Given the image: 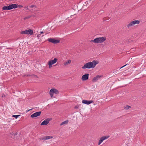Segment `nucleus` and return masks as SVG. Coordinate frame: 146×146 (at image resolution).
Returning <instances> with one entry per match:
<instances>
[{
	"mask_svg": "<svg viewBox=\"0 0 146 146\" xmlns=\"http://www.w3.org/2000/svg\"><path fill=\"white\" fill-rule=\"evenodd\" d=\"M98 63V62L96 60H93L92 62H90L85 64L82 67L83 69H90L94 68L96 64Z\"/></svg>",
	"mask_w": 146,
	"mask_h": 146,
	"instance_id": "1",
	"label": "nucleus"
},
{
	"mask_svg": "<svg viewBox=\"0 0 146 146\" xmlns=\"http://www.w3.org/2000/svg\"><path fill=\"white\" fill-rule=\"evenodd\" d=\"M17 7V5L16 4L10 5L9 6H4L2 8L3 10H8L13 9H16Z\"/></svg>",
	"mask_w": 146,
	"mask_h": 146,
	"instance_id": "2",
	"label": "nucleus"
},
{
	"mask_svg": "<svg viewBox=\"0 0 146 146\" xmlns=\"http://www.w3.org/2000/svg\"><path fill=\"white\" fill-rule=\"evenodd\" d=\"M106 40L105 37H101L97 38L94 39L91 41V42H94L95 43H101Z\"/></svg>",
	"mask_w": 146,
	"mask_h": 146,
	"instance_id": "3",
	"label": "nucleus"
},
{
	"mask_svg": "<svg viewBox=\"0 0 146 146\" xmlns=\"http://www.w3.org/2000/svg\"><path fill=\"white\" fill-rule=\"evenodd\" d=\"M140 21L139 20H135L131 22L129 24L127 25V28H129L130 27L133 26L134 25H137L139 24Z\"/></svg>",
	"mask_w": 146,
	"mask_h": 146,
	"instance_id": "4",
	"label": "nucleus"
},
{
	"mask_svg": "<svg viewBox=\"0 0 146 146\" xmlns=\"http://www.w3.org/2000/svg\"><path fill=\"white\" fill-rule=\"evenodd\" d=\"M57 59L55 58L53 60H51L48 61V64L49 66V68H50L52 66V65H53L57 61Z\"/></svg>",
	"mask_w": 146,
	"mask_h": 146,
	"instance_id": "5",
	"label": "nucleus"
},
{
	"mask_svg": "<svg viewBox=\"0 0 146 146\" xmlns=\"http://www.w3.org/2000/svg\"><path fill=\"white\" fill-rule=\"evenodd\" d=\"M48 40L50 42L54 44H57L60 42V40H56L54 38H50L48 39Z\"/></svg>",
	"mask_w": 146,
	"mask_h": 146,
	"instance_id": "6",
	"label": "nucleus"
},
{
	"mask_svg": "<svg viewBox=\"0 0 146 146\" xmlns=\"http://www.w3.org/2000/svg\"><path fill=\"white\" fill-rule=\"evenodd\" d=\"M51 119H52L51 118H48L47 119L44 120L43 121H42L40 125H47L48 123L51 120Z\"/></svg>",
	"mask_w": 146,
	"mask_h": 146,
	"instance_id": "7",
	"label": "nucleus"
},
{
	"mask_svg": "<svg viewBox=\"0 0 146 146\" xmlns=\"http://www.w3.org/2000/svg\"><path fill=\"white\" fill-rule=\"evenodd\" d=\"M41 112L39 111L38 112H35L33 114H32L31 115V117L32 118L36 117H37L39 116L41 114Z\"/></svg>",
	"mask_w": 146,
	"mask_h": 146,
	"instance_id": "8",
	"label": "nucleus"
},
{
	"mask_svg": "<svg viewBox=\"0 0 146 146\" xmlns=\"http://www.w3.org/2000/svg\"><path fill=\"white\" fill-rule=\"evenodd\" d=\"M109 137L108 136H103L101 137L100 139L98 142V145H100L102 143L103 141L105 139H106L108 138Z\"/></svg>",
	"mask_w": 146,
	"mask_h": 146,
	"instance_id": "9",
	"label": "nucleus"
},
{
	"mask_svg": "<svg viewBox=\"0 0 146 146\" xmlns=\"http://www.w3.org/2000/svg\"><path fill=\"white\" fill-rule=\"evenodd\" d=\"M102 75H97L96 77H94L92 80V81L94 82H96L98 80H99L102 77Z\"/></svg>",
	"mask_w": 146,
	"mask_h": 146,
	"instance_id": "10",
	"label": "nucleus"
},
{
	"mask_svg": "<svg viewBox=\"0 0 146 146\" xmlns=\"http://www.w3.org/2000/svg\"><path fill=\"white\" fill-rule=\"evenodd\" d=\"M89 75L88 74H86L83 75L82 77V80L83 81L87 80L88 78Z\"/></svg>",
	"mask_w": 146,
	"mask_h": 146,
	"instance_id": "11",
	"label": "nucleus"
},
{
	"mask_svg": "<svg viewBox=\"0 0 146 146\" xmlns=\"http://www.w3.org/2000/svg\"><path fill=\"white\" fill-rule=\"evenodd\" d=\"M93 102V101L92 100L88 101L86 100H83L82 101V103L83 104L87 105H89L92 103Z\"/></svg>",
	"mask_w": 146,
	"mask_h": 146,
	"instance_id": "12",
	"label": "nucleus"
},
{
	"mask_svg": "<svg viewBox=\"0 0 146 146\" xmlns=\"http://www.w3.org/2000/svg\"><path fill=\"white\" fill-rule=\"evenodd\" d=\"M26 34L32 35L33 34V31L31 29L26 30Z\"/></svg>",
	"mask_w": 146,
	"mask_h": 146,
	"instance_id": "13",
	"label": "nucleus"
},
{
	"mask_svg": "<svg viewBox=\"0 0 146 146\" xmlns=\"http://www.w3.org/2000/svg\"><path fill=\"white\" fill-rule=\"evenodd\" d=\"M52 138V137L50 136H45L41 138L40 139L41 140H48Z\"/></svg>",
	"mask_w": 146,
	"mask_h": 146,
	"instance_id": "14",
	"label": "nucleus"
},
{
	"mask_svg": "<svg viewBox=\"0 0 146 146\" xmlns=\"http://www.w3.org/2000/svg\"><path fill=\"white\" fill-rule=\"evenodd\" d=\"M52 91H53L54 93L55 94H57L58 92L57 90L56 89H51Z\"/></svg>",
	"mask_w": 146,
	"mask_h": 146,
	"instance_id": "15",
	"label": "nucleus"
},
{
	"mask_svg": "<svg viewBox=\"0 0 146 146\" xmlns=\"http://www.w3.org/2000/svg\"><path fill=\"white\" fill-rule=\"evenodd\" d=\"M68 123V120H66L62 122L60 124V125H62L64 124H66Z\"/></svg>",
	"mask_w": 146,
	"mask_h": 146,
	"instance_id": "16",
	"label": "nucleus"
},
{
	"mask_svg": "<svg viewBox=\"0 0 146 146\" xmlns=\"http://www.w3.org/2000/svg\"><path fill=\"white\" fill-rule=\"evenodd\" d=\"M49 93H50V96L51 97H52L53 96L54 93H53V91H52L51 89L50 90V91Z\"/></svg>",
	"mask_w": 146,
	"mask_h": 146,
	"instance_id": "17",
	"label": "nucleus"
},
{
	"mask_svg": "<svg viewBox=\"0 0 146 146\" xmlns=\"http://www.w3.org/2000/svg\"><path fill=\"white\" fill-rule=\"evenodd\" d=\"M21 115H13L12 117H14L16 119H17L19 116Z\"/></svg>",
	"mask_w": 146,
	"mask_h": 146,
	"instance_id": "18",
	"label": "nucleus"
},
{
	"mask_svg": "<svg viewBox=\"0 0 146 146\" xmlns=\"http://www.w3.org/2000/svg\"><path fill=\"white\" fill-rule=\"evenodd\" d=\"M131 108V107L127 105L125 106V108L126 110H127Z\"/></svg>",
	"mask_w": 146,
	"mask_h": 146,
	"instance_id": "19",
	"label": "nucleus"
},
{
	"mask_svg": "<svg viewBox=\"0 0 146 146\" xmlns=\"http://www.w3.org/2000/svg\"><path fill=\"white\" fill-rule=\"evenodd\" d=\"M31 17V16H27L26 17H24V20H26V19H27Z\"/></svg>",
	"mask_w": 146,
	"mask_h": 146,
	"instance_id": "20",
	"label": "nucleus"
},
{
	"mask_svg": "<svg viewBox=\"0 0 146 146\" xmlns=\"http://www.w3.org/2000/svg\"><path fill=\"white\" fill-rule=\"evenodd\" d=\"M26 30L24 31H22L21 32V34H26Z\"/></svg>",
	"mask_w": 146,
	"mask_h": 146,
	"instance_id": "21",
	"label": "nucleus"
},
{
	"mask_svg": "<svg viewBox=\"0 0 146 146\" xmlns=\"http://www.w3.org/2000/svg\"><path fill=\"white\" fill-rule=\"evenodd\" d=\"M88 4V2L86 1V2L84 4H83L84 7V6H87V5Z\"/></svg>",
	"mask_w": 146,
	"mask_h": 146,
	"instance_id": "22",
	"label": "nucleus"
},
{
	"mask_svg": "<svg viewBox=\"0 0 146 146\" xmlns=\"http://www.w3.org/2000/svg\"><path fill=\"white\" fill-rule=\"evenodd\" d=\"M67 63L68 64H70L71 62V60H68V61H67Z\"/></svg>",
	"mask_w": 146,
	"mask_h": 146,
	"instance_id": "23",
	"label": "nucleus"
},
{
	"mask_svg": "<svg viewBox=\"0 0 146 146\" xmlns=\"http://www.w3.org/2000/svg\"><path fill=\"white\" fill-rule=\"evenodd\" d=\"M17 7H19V8H21L23 7V6L22 5H17Z\"/></svg>",
	"mask_w": 146,
	"mask_h": 146,
	"instance_id": "24",
	"label": "nucleus"
},
{
	"mask_svg": "<svg viewBox=\"0 0 146 146\" xmlns=\"http://www.w3.org/2000/svg\"><path fill=\"white\" fill-rule=\"evenodd\" d=\"M25 8L26 9V10H29V6H26L25 7Z\"/></svg>",
	"mask_w": 146,
	"mask_h": 146,
	"instance_id": "25",
	"label": "nucleus"
},
{
	"mask_svg": "<svg viewBox=\"0 0 146 146\" xmlns=\"http://www.w3.org/2000/svg\"><path fill=\"white\" fill-rule=\"evenodd\" d=\"M68 64L67 62H65L64 64V65L65 66L67 65Z\"/></svg>",
	"mask_w": 146,
	"mask_h": 146,
	"instance_id": "26",
	"label": "nucleus"
},
{
	"mask_svg": "<svg viewBox=\"0 0 146 146\" xmlns=\"http://www.w3.org/2000/svg\"><path fill=\"white\" fill-rule=\"evenodd\" d=\"M35 5H31V6H30V7H31V8H33L35 7Z\"/></svg>",
	"mask_w": 146,
	"mask_h": 146,
	"instance_id": "27",
	"label": "nucleus"
},
{
	"mask_svg": "<svg viewBox=\"0 0 146 146\" xmlns=\"http://www.w3.org/2000/svg\"><path fill=\"white\" fill-rule=\"evenodd\" d=\"M126 65H125L121 67L120 68V69H121L124 67L125 66H126Z\"/></svg>",
	"mask_w": 146,
	"mask_h": 146,
	"instance_id": "28",
	"label": "nucleus"
},
{
	"mask_svg": "<svg viewBox=\"0 0 146 146\" xmlns=\"http://www.w3.org/2000/svg\"><path fill=\"white\" fill-rule=\"evenodd\" d=\"M40 36V34H38L37 36V37H38L39 36Z\"/></svg>",
	"mask_w": 146,
	"mask_h": 146,
	"instance_id": "29",
	"label": "nucleus"
},
{
	"mask_svg": "<svg viewBox=\"0 0 146 146\" xmlns=\"http://www.w3.org/2000/svg\"><path fill=\"white\" fill-rule=\"evenodd\" d=\"M111 2H113L115 0H110Z\"/></svg>",
	"mask_w": 146,
	"mask_h": 146,
	"instance_id": "30",
	"label": "nucleus"
},
{
	"mask_svg": "<svg viewBox=\"0 0 146 146\" xmlns=\"http://www.w3.org/2000/svg\"><path fill=\"white\" fill-rule=\"evenodd\" d=\"M30 76V75H25V76Z\"/></svg>",
	"mask_w": 146,
	"mask_h": 146,
	"instance_id": "31",
	"label": "nucleus"
},
{
	"mask_svg": "<svg viewBox=\"0 0 146 146\" xmlns=\"http://www.w3.org/2000/svg\"><path fill=\"white\" fill-rule=\"evenodd\" d=\"M78 108V107H77V106H75V107H74V108H75V109H77V108Z\"/></svg>",
	"mask_w": 146,
	"mask_h": 146,
	"instance_id": "32",
	"label": "nucleus"
},
{
	"mask_svg": "<svg viewBox=\"0 0 146 146\" xmlns=\"http://www.w3.org/2000/svg\"><path fill=\"white\" fill-rule=\"evenodd\" d=\"M5 95H4V94H3V95H2V97H5Z\"/></svg>",
	"mask_w": 146,
	"mask_h": 146,
	"instance_id": "33",
	"label": "nucleus"
},
{
	"mask_svg": "<svg viewBox=\"0 0 146 146\" xmlns=\"http://www.w3.org/2000/svg\"><path fill=\"white\" fill-rule=\"evenodd\" d=\"M106 19V18H104V21H106V20H108L107 19Z\"/></svg>",
	"mask_w": 146,
	"mask_h": 146,
	"instance_id": "34",
	"label": "nucleus"
},
{
	"mask_svg": "<svg viewBox=\"0 0 146 146\" xmlns=\"http://www.w3.org/2000/svg\"><path fill=\"white\" fill-rule=\"evenodd\" d=\"M43 33V32H40V34H42Z\"/></svg>",
	"mask_w": 146,
	"mask_h": 146,
	"instance_id": "35",
	"label": "nucleus"
},
{
	"mask_svg": "<svg viewBox=\"0 0 146 146\" xmlns=\"http://www.w3.org/2000/svg\"><path fill=\"white\" fill-rule=\"evenodd\" d=\"M17 133H15V135H17Z\"/></svg>",
	"mask_w": 146,
	"mask_h": 146,
	"instance_id": "36",
	"label": "nucleus"
},
{
	"mask_svg": "<svg viewBox=\"0 0 146 146\" xmlns=\"http://www.w3.org/2000/svg\"><path fill=\"white\" fill-rule=\"evenodd\" d=\"M116 71H116H116H113V73H115V72H116Z\"/></svg>",
	"mask_w": 146,
	"mask_h": 146,
	"instance_id": "37",
	"label": "nucleus"
},
{
	"mask_svg": "<svg viewBox=\"0 0 146 146\" xmlns=\"http://www.w3.org/2000/svg\"><path fill=\"white\" fill-rule=\"evenodd\" d=\"M92 20V19H91V21Z\"/></svg>",
	"mask_w": 146,
	"mask_h": 146,
	"instance_id": "38",
	"label": "nucleus"
}]
</instances>
